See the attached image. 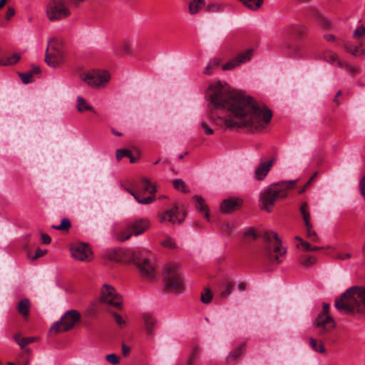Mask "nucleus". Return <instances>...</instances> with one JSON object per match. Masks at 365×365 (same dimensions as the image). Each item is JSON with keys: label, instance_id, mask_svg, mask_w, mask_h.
I'll use <instances>...</instances> for the list:
<instances>
[{"label": "nucleus", "instance_id": "nucleus-1", "mask_svg": "<svg viewBox=\"0 0 365 365\" xmlns=\"http://www.w3.org/2000/svg\"><path fill=\"white\" fill-rule=\"evenodd\" d=\"M207 120H202L201 128L207 135L217 129L219 112H227L224 123L228 128H247L252 132L266 127L272 117L271 110L260 107L253 98L241 93L230 91L226 85L217 82L210 86L207 93Z\"/></svg>", "mask_w": 365, "mask_h": 365}, {"label": "nucleus", "instance_id": "nucleus-2", "mask_svg": "<svg viewBox=\"0 0 365 365\" xmlns=\"http://www.w3.org/2000/svg\"><path fill=\"white\" fill-rule=\"evenodd\" d=\"M336 308L341 312L365 313V287H352L335 300Z\"/></svg>", "mask_w": 365, "mask_h": 365}, {"label": "nucleus", "instance_id": "nucleus-3", "mask_svg": "<svg viewBox=\"0 0 365 365\" xmlns=\"http://www.w3.org/2000/svg\"><path fill=\"white\" fill-rule=\"evenodd\" d=\"M295 183V180L282 181L265 187L260 193V208L270 212L278 200L287 197L288 190L292 188Z\"/></svg>", "mask_w": 365, "mask_h": 365}, {"label": "nucleus", "instance_id": "nucleus-4", "mask_svg": "<svg viewBox=\"0 0 365 365\" xmlns=\"http://www.w3.org/2000/svg\"><path fill=\"white\" fill-rule=\"evenodd\" d=\"M265 241L263 248V256L270 263L279 264L286 253V249L282 247V242L277 234L267 230L262 235Z\"/></svg>", "mask_w": 365, "mask_h": 365}, {"label": "nucleus", "instance_id": "nucleus-5", "mask_svg": "<svg viewBox=\"0 0 365 365\" xmlns=\"http://www.w3.org/2000/svg\"><path fill=\"white\" fill-rule=\"evenodd\" d=\"M179 266L177 264L170 263L165 265L163 269V279L167 291L173 293L181 292L184 289V284L180 274L178 272Z\"/></svg>", "mask_w": 365, "mask_h": 365}, {"label": "nucleus", "instance_id": "nucleus-6", "mask_svg": "<svg viewBox=\"0 0 365 365\" xmlns=\"http://www.w3.org/2000/svg\"><path fill=\"white\" fill-rule=\"evenodd\" d=\"M150 227V221L147 218H138L129 221L125 230L119 231L116 237L123 242L130 238L132 235L138 236L145 232Z\"/></svg>", "mask_w": 365, "mask_h": 365}, {"label": "nucleus", "instance_id": "nucleus-7", "mask_svg": "<svg viewBox=\"0 0 365 365\" xmlns=\"http://www.w3.org/2000/svg\"><path fill=\"white\" fill-rule=\"evenodd\" d=\"M314 325L319 335L323 337L324 341L329 344L334 342L332 331L336 324L329 314H319L314 322Z\"/></svg>", "mask_w": 365, "mask_h": 365}, {"label": "nucleus", "instance_id": "nucleus-8", "mask_svg": "<svg viewBox=\"0 0 365 365\" xmlns=\"http://www.w3.org/2000/svg\"><path fill=\"white\" fill-rule=\"evenodd\" d=\"M64 57L63 47L61 42L56 38H51L48 42L46 52L45 61L51 67H56L60 65Z\"/></svg>", "mask_w": 365, "mask_h": 365}, {"label": "nucleus", "instance_id": "nucleus-9", "mask_svg": "<svg viewBox=\"0 0 365 365\" xmlns=\"http://www.w3.org/2000/svg\"><path fill=\"white\" fill-rule=\"evenodd\" d=\"M81 319V314L75 309L67 311L60 321L55 322L51 327V331L65 332L72 329Z\"/></svg>", "mask_w": 365, "mask_h": 365}, {"label": "nucleus", "instance_id": "nucleus-10", "mask_svg": "<svg viewBox=\"0 0 365 365\" xmlns=\"http://www.w3.org/2000/svg\"><path fill=\"white\" fill-rule=\"evenodd\" d=\"M71 11L65 0H51L46 6V15L51 21H60L69 16Z\"/></svg>", "mask_w": 365, "mask_h": 365}, {"label": "nucleus", "instance_id": "nucleus-11", "mask_svg": "<svg viewBox=\"0 0 365 365\" xmlns=\"http://www.w3.org/2000/svg\"><path fill=\"white\" fill-rule=\"evenodd\" d=\"M81 79L93 88L103 87L109 81L110 75L106 71H92L81 75Z\"/></svg>", "mask_w": 365, "mask_h": 365}, {"label": "nucleus", "instance_id": "nucleus-12", "mask_svg": "<svg viewBox=\"0 0 365 365\" xmlns=\"http://www.w3.org/2000/svg\"><path fill=\"white\" fill-rule=\"evenodd\" d=\"M100 300L101 302L117 309L120 308L122 305L121 297L116 293L113 287L107 284L104 285L101 289Z\"/></svg>", "mask_w": 365, "mask_h": 365}, {"label": "nucleus", "instance_id": "nucleus-13", "mask_svg": "<svg viewBox=\"0 0 365 365\" xmlns=\"http://www.w3.org/2000/svg\"><path fill=\"white\" fill-rule=\"evenodd\" d=\"M133 262L139 269L143 277L149 279L155 277V267L148 259L140 258L134 254Z\"/></svg>", "mask_w": 365, "mask_h": 365}, {"label": "nucleus", "instance_id": "nucleus-14", "mask_svg": "<svg viewBox=\"0 0 365 365\" xmlns=\"http://www.w3.org/2000/svg\"><path fill=\"white\" fill-rule=\"evenodd\" d=\"M71 253L73 258L79 261H91L92 259V251L85 243H78L72 246Z\"/></svg>", "mask_w": 365, "mask_h": 365}, {"label": "nucleus", "instance_id": "nucleus-15", "mask_svg": "<svg viewBox=\"0 0 365 365\" xmlns=\"http://www.w3.org/2000/svg\"><path fill=\"white\" fill-rule=\"evenodd\" d=\"M253 49L250 48L239 53L235 58L231 59L222 66L223 70L232 69L239 66L242 63H245L252 58L253 56Z\"/></svg>", "mask_w": 365, "mask_h": 365}, {"label": "nucleus", "instance_id": "nucleus-16", "mask_svg": "<svg viewBox=\"0 0 365 365\" xmlns=\"http://www.w3.org/2000/svg\"><path fill=\"white\" fill-rule=\"evenodd\" d=\"M285 36H296L298 38H303L307 34V28L300 24H294L288 26L283 30Z\"/></svg>", "mask_w": 365, "mask_h": 365}, {"label": "nucleus", "instance_id": "nucleus-17", "mask_svg": "<svg viewBox=\"0 0 365 365\" xmlns=\"http://www.w3.org/2000/svg\"><path fill=\"white\" fill-rule=\"evenodd\" d=\"M159 217L160 222H170L172 223H175L178 222L180 223L184 220L183 215L180 217V212L178 207H174L170 210L163 212Z\"/></svg>", "mask_w": 365, "mask_h": 365}, {"label": "nucleus", "instance_id": "nucleus-18", "mask_svg": "<svg viewBox=\"0 0 365 365\" xmlns=\"http://www.w3.org/2000/svg\"><path fill=\"white\" fill-rule=\"evenodd\" d=\"M113 52L115 56H122L131 53V42L128 39H122L113 45Z\"/></svg>", "mask_w": 365, "mask_h": 365}, {"label": "nucleus", "instance_id": "nucleus-19", "mask_svg": "<svg viewBox=\"0 0 365 365\" xmlns=\"http://www.w3.org/2000/svg\"><path fill=\"white\" fill-rule=\"evenodd\" d=\"M274 162L272 158L268 161H262L255 170V178L257 180H262L271 170Z\"/></svg>", "mask_w": 365, "mask_h": 365}, {"label": "nucleus", "instance_id": "nucleus-20", "mask_svg": "<svg viewBox=\"0 0 365 365\" xmlns=\"http://www.w3.org/2000/svg\"><path fill=\"white\" fill-rule=\"evenodd\" d=\"M142 317L147 336L153 337L154 335V327L157 323L156 319L149 313H143Z\"/></svg>", "mask_w": 365, "mask_h": 365}, {"label": "nucleus", "instance_id": "nucleus-21", "mask_svg": "<svg viewBox=\"0 0 365 365\" xmlns=\"http://www.w3.org/2000/svg\"><path fill=\"white\" fill-rule=\"evenodd\" d=\"M241 205V200L234 198L224 200L220 205L222 212L225 213H231L238 208Z\"/></svg>", "mask_w": 365, "mask_h": 365}, {"label": "nucleus", "instance_id": "nucleus-22", "mask_svg": "<svg viewBox=\"0 0 365 365\" xmlns=\"http://www.w3.org/2000/svg\"><path fill=\"white\" fill-rule=\"evenodd\" d=\"M192 199L195 201L196 209L200 212L204 217L209 220V210L207 205L205 203L204 199L201 196L194 195Z\"/></svg>", "mask_w": 365, "mask_h": 365}, {"label": "nucleus", "instance_id": "nucleus-23", "mask_svg": "<svg viewBox=\"0 0 365 365\" xmlns=\"http://www.w3.org/2000/svg\"><path fill=\"white\" fill-rule=\"evenodd\" d=\"M322 59L326 61L327 62L334 64L336 63L337 66L342 67L343 66V61H340L338 58L337 55L331 51H325L322 55Z\"/></svg>", "mask_w": 365, "mask_h": 365}, {"label": "nucleus", "instance_id": "nucleus-24", "mask_svg": "<svg viewBox=\"0 0 365 365\" xmlns=\"http://www.w3.org/2000/svg\"><path fill=\"white\" fill-rule=\"evenodd\" d=\"M76 108L78 112L83 113L84 111H91L93 113H96V111L93 109L91 104H89L83 97L78 96Z\"/></svg>", "mask_w": 365, "mask_h": 365}, {"label": "nucleus", "instance_id": "nucleus-25", "mask_svg": "<svg viewBox=\"0 0 365 365\" xmlns=\"http://www.w3.org/2000/svg\"><path fill=\"white\" fill-rule=\"evenodd\" d=\"M205 0H191L188 6L190 14H197L205 6Z\"/></svg>", "mask_w": 365, "mask_h": 365}, {"label": "nucleus", "instance_id": "nucleus-26", "mask_svg": "<svg viewBox=\"0 0 365 365\" xmlns=\"http://www.w3.org/2000/svg\"><path fill=\"white\" fill-rule=\"evenodd\" d=\"M30 307V301L28 299H23L18 303L16 309L20 314L26 317L29 314Z\"/></svg>", "mask_w": 365, "mask_h": 365}, {"label": "nucleus", "instance_id": "nucleus-27", "mask_svg": "<svg viewBox=\"0 0 365 365\" xmlns=\"http://www.w3.org/2000/svg\"><path fill=\"white\" fill-rule=\"evenodd\" d=\"M284 48L287 54L292 58H299L302 56L300 47L298 45L287 43Z\"/></svg>", "mask_w": 365, "mask_h": 365}, {"label": "nucleus", "instance_id": "nucleus-28", "mask_svg": "<svg viewBox=\"0 0 365 365\" xmlns=\"http://www.w3.org/2000/svg\"><path fill=\"white\" fill-rule=\"evenodd\" d=\"M233 283L230 280H226L220 286V294L223 298L227 297L232 292Z\"/></svg>", "mask_w": 365, "mask_h": 365}, {"label": "nucleus", "instance_id": "nucleus-29", "mask_svg": "<svg viewBox=\"0 0 365 365\" xmlns=\"http://www.w3.org/2000/svg\"><path fill=\"white\" fill-rule=\"evenodd\" d=\"M125 190L129 192L138 203L143 205H148L155 201V197L153 196H149L145 198H140V196L136 194L133 190L126 188Z\"/></svg>", "mask_w": 365, "mask_h": 365}, {"label": "nucleus", "instance_id": "nucleus-30", "mask_svg": "<svg viewBox=\"0 0 365 365\" xmlns=\"http://www.w3.org/2000/svg\"><path fill=\"white\" fill-rule=\"evenodd\" d=\"M141 182L143 184V189L145 192H149L150 194H154L156 192V185L155 182H151L147 178H143L141 180Z\"/></svg>", "mask_w": 365, "mask_h": 365}, {"label": "nucleus", "instance_id": "nucleus-31", "mask_svg": "<svg viewBox=\"0 0 365 365\" xmlns=\"http://www.w3.org/2000/svg\"><path fill=\"white\" fill-rule=\"evenodd\" d=\"M243 3V4L250 10L256 11L259 9L263 2L264 0H240Z\"/></svg>", "mask_w": 365, "mask_h": 365}, {"label": "nucleus", "instance_id": "nucleus-32", "mask_svg": "<svg viewBox=\"0 0 365 365\" xmlns=\"http://www.w3.org/2000/svg\"><path fill=\"white\" fill-rule=\"evenodd\" d=\"M246 349V344L243 343L238 347L234 349L229 354L227 359L236 360L242 355Z\"/></svg>", "mask_w": 365, "mask_h": 365}, {"label": "nucleus", "instance_id": "nucleus-33", "mask_svg": "<svg viewBox=\"0 0 365 365\" xmlns=\"http://www.w3.org/2000/svg\"><path fill=\"white\" fill-rule=\"evenodd\" d=\"M300 212L302 213L305 226L310 227V225H312L310 222V214L308 210V204L306 202L302 204V206L300 207Z\"/></svg>", "mask_w": 365, "mask_h": 365}, {"label": "nucleus", "instance_id": "nucleus-34", "mask_svg": "<svg viewBox=\"0 0 365 365\" xmlns=\"http://www.w3.org/2000/svg\"><path fill=\"white\" fill-rule=\"evenodd\" d=\"M299 264L306 267H309L316 262V259L309 255H303L299 259Z\"/></svg>", "mask_w": 365, "mask_h": 365}, {"label": "nucleus", "instance_id": "nucleus-35", "mask_svg": "<svg viewBox=\"0 0 365 365\" xmlns=\"http://www.w3.org/2000/svg\"><path fill=\"white\" fill-rule=\"evenodd\" d=\"M71 224L68 218L61 220V222L58 225H52L51 227L54 230H60L61 232H68L71 228Z\"/></svg>", "mask_w": 365, "mask_h": 365}, {"label": "nucleus", "instance_id": "nucleus-36", "mask_svg": "<svg viewBox=\"0 0 365 365\" xmlns=\"http://www.w3.org/2000/svg\"><path fill=\"white\" fill-rule=\"evenodd\" d=\"M305 227L307 237L312 242H318L319 241V237H318L317 232L313 230L312 224L310 225V227Z\"/></svg>", "mask_w": 365, "mask_h": 365}, {"label": "nucleus", "instance_id": "nucleus-37", "mask_svg": "<svg viewBox=\"0 0 365 365\" xmlns=\"http://www.w3.org/2000/svg\"><path fill=\"white\" fill-rule=\"evenodd\" d=\"M309 344H310L311 347L315 351L319 352V353H324L325 352V348L324 347V345L321 341L318 342L314 338H310L309 339Z\"/></svg>", "mask_w": 365, "mask_h": 365}, {"label": "nucleus", "instance_id": "nucleus-38", "mask_svg": "<svg viewBox=\"0 0 365 365\" xmlns=\"http://www.w3.org/2000/svg\"><path fill=\"white\" fill-rule=\"evenodd\" d=\"M205 10L210 13H218L223 11V6L220 4L212 3L206 6Z\"/></svg>", "mask_w": 365, "mask_h": 365}, {"label": "nucleus", "instance_id": "nucleus-39", "mask_svg": "<svg viewBox=\"0 0 365 365\" xmlns=\"http://www.w3.org/2000/svg\"><path fill=\"white\" fill-rule=\"evenodd\" d=\"M173 186L176 190H178L182 192H188L186 185L182 179L175 180L173 181Z\"/></svg>", "mask_w": 365, "mask_h": 365}, {"label": "nucleus", "instance_id": "nucleus-40", "mask_svg": "<svg viewBox=\"0 0 365 365\" xmlns=\"http://www.w3.org/2000/svg\"><path fill=\"white\" fill-rule=\"evenodd\" d=\"M20 55L18 53H14L11 56L7 57L6 58H4L2 66H8L13 65L17 63L20 60Z\"/></svg>", "mask_w": 365, "mask_h": 365}, {"label": "nucleus", "instance_id": "nucleus-41", "mask_svg": "<svg viewBox=\"0 0 365 365\" xmlns=\"http://www.w3.org/2000/svg\"><path fill=\"white\" fill-rule=\"evenodd\" d=\"M344 48L345 50L354 55V56H359V46H354L349 43H344Z\"/></svg>", "mask_w": 365, "mask_h": 365}, {"label": "nucleus", "instance_id": "nucleus-42", "mask_svg": "<svg viewBox=\"0 0 365 365\" xmlns=\"http://www.w3.org/2000/svg\"><path fill=\"white\" fill-rule=\"evenodd\" d=\"M260 235L256 232V230L253 227L249 228L245 233L244 237L248 240H256Z\"/></svg>", "mask_w": 365, "mask_h": 365}, {"label": "nucleus", "instance_id": "nucleus-43", "mask_svg": "<svg viewBox=\"0 0 365 365\" xmlns=\"http://www.w3.org/2000/svg\"><path fill=\"white\" fill-rule=\"evenodd\" d=\"M120 252V250H113L108 251L106 254V257L112 261H118L119 259L118 255Z\"/></svg>", "mask_w": 365, "mask_h": 365}, {"label": "nucleus", "instance_id": "nucleus-44", "mask_svg": "<svg viewBox=\"0 0 365 365\" xmlns=\"http://www.w3.org/2000/svg\"><path fill=\"white\" fill-rule=\"evenodd\" d=\"M131 151L128 149H118L116 150V158L119 161L124 157L130 156Z\"/></svg>", "mask_w": 365, "mask_h": 365}, {"label": "nucleus", "instance_id": "nucleus-45", "mask_svg": "<svg viewBox=\"0 0 365 365\" xmlns=\"http://www.w3.org/2000/svg\"><path fill=\"white\" fill-rule=\"evenodd\" d=\"M365 35V28L363 26L357 27L354 33L353 36L356 39L361 38Z\"/></svg>", "mask_w": 365, "mask_h": 365}, {"label": "nucleus", "instance_id": "nucleus-46", "mask_svg": "<svg viewBox=\"0 0 365 365\" xmlns=\"http://www.w3.org/2000/svg\"><path fill=\"white\" fill-rule=\"evenodd\" d=\"M212 299V294L210 290L206 289L205 292L202 293L201 300L205 304H208Z\"/></svg>", "mask_w": 365, "mask_h": 365}, {"label": "nucleus", "instance_id": "nucleus-47", "mask_svg": "<svg viewBox=\"0 0 365 365\" xmlns=\"http://www.w3.org/2000/svg\"><path fill=\"white\" fill-rule=\"evenodd\" d=\"M21 81L24 83L27 84L33 81V76L31 73L26 72L24 73L19 74Z\"/></svg>", "mask_w": 365, "mask_h": 365}, {"label": "nucleus", "instance_id": "nucleus-48", "mask_svg": "<svg viewBox=\"0 0 365 365\" xmlns=\"http://www.w3.org/2000/svg\"><path fill=\"white\" fill-rule=\"evenodd\" d=\"M113 316L118 326L120 327H123L126 325L125 320L123 319L120 314H117L116 312H113Z\"/></svg>", "mask_w": 365, "mask_h": 365}, {"label": "nucleus", "instance_id": "nucleus-49", "mask_svg": "<svg viewBox=\"0 0 365 365\" xmlns=\"http://www.w3.org/2000/svg\"><path fill=\"white\" fill-rule=\"evenodd\" d=\"M198 356L197 348H195L187 358V365H193Z\"/></svg>", "mask_w": 365, "mask_h": 365}, {"label": "nucleus", "instance_id": "nucleus-50", "mask_svg": "<svg viewBox=\"0 0 365 365\" xmlns=\"http://www.w3.org/2000/svg\"><path fill=\"white\" fill-rule=\"evenodd\" d=\"M106 360L111 364L115 365L119 363V359L115 354H110L106 356Z\"/></svg>", "mask_w": 365, "mask_h": 365}, {"label": "nucleus", "instance_id": "nucleus-51", "mask_svg": "<svg viewBox=\"0 0 365 365\" xmlns=\"http://www.w3.org/2000/svg\"><path fill=\"white\" fill-rule=\"evenodd\" d=\"M35 337H24L20 344V348L24 349L26 345L33 343L35 341Z\"/></svg>", "mask_w": 365, "mask_h": 365}, {"label": "nucleus", "instance_id": "nucleus-52", "mask_svg": "<svg viewBox=\"0 0 365 365\" xmlns=\"http://www.w3.org/2000/svg\"><path fill=\"white\" fill-rule=\"evenodd\" d=\"M163 246L168 248H175V245L172 238L168 237L162 242Z\"/></svg>", "mask_w": 365, "mask_h": 365}, {"label": "nucleus", "instance_id": "nucleus-53", "mask_svg": "<svg viewBox=\"0 0 365 365\" xmlns=\"http://www.w3.org/2000/svg\"><path fill=\"white\" fill-rule=\"evenodd\" d=\"M359 190L361 195L363 196L365 200V175L362 177V178L359 181Z\"/></svg>", "mask_w": 365, "mask_h": 365}, {"label": "nucleus", "instance_id": "nucleus-54", "mask_svg": "<svg viewBox=\"0 0 365 365\" xmlns=\"http://www.w3.org/2000/svg\"><path fill=\"white\" fill-rule=\"evenodd\" d=\"M351 257V255L350 253H337L334 256L335 259H340V260H345V259H349Z\"/></svg>", "mask_w": 365, "mask_h": 365}, {"label": "nucleus", "instance_id": "nucleus-55", "mask_svg": "<svg viewBox=\"0 0 365 365\" xmlns=\"http://www.w3.org/2000/svg\"><path fill=\"white\" fill-rule=\"evenodd\" d=\"M341 68H344L348 73H354L357 71L356 68L344 62H343V66Z\"/></svg>", "mask_w": 365, "mask_h": 365}, {"label": "nucleus", "instance_id": "nucleus-56", "mask_svg": "<svg viewBox=\"0 0 365 365\" xmlns=\"http://www.w3.org/2000/svg\"><path fill=\"white\" fill-rule=\"evenodd\" d=\"M15 14V10L12 7H9L6 14V19L9 20Z\"/></svg>", "mask_w": 365, "mask_h": 365}, {"label": "nucleus", "instance_id": "nucleus-57", "mask_svg": "<svg viewBox=\"0 0 365 365\" xmlns=\"http://www.w3.org/2000/svg\"><path fill=\"white\" fill-rule=\"evenodd\" d=\"M46 252L47 251L46 250L37 249L35 252V256L33 257V259L43 256Z\"/></svg>", "mask_w": 365, "mask_h": 365}, {"label": "nucleus", "instance_id": "nucleus-58", "mask_svg": "<svg viewBox=\"0 0 365 365\" xmlns=\"http://www.w3.org/2000/svg\"><path fill=\"white\" fill-rule=\"evenodd\" d=\"M235 228V225L234 223L232 222H228L227 223L226 225H225V230L227 232V233H231L232 232V230H234Z\"/></svg>", "mask_w": 365, "mask_h": 365}, {"label": "nucleus", "instance_id": "nucleus-59", "mask_svg": "<svg viewBox=\"0 0 365 365\" xmlns=\"http://www.w3.org/2000/svg\"><path fill=\"white\" fill-rule=\"evenodd\" d=\"M41 240H42V242L44 244H49L51 242V237L48 235L42 233L41 234Z\"/></svg>", "mask_w": 365, "mask_h": 365}, {"label": "nucleus", "instance_id": "nucleus-60", "mask_svg": "<svg viewBox=\"0 0 365 365\" xmlns=\"http://www.w3.org/2000/svg\"><path fill=\"white\" fill-rule=\"evenodd\" d=\"M14 338V340L19 344V346H20V344H21V341L22 340V336H21V333L18 332L16 334H15L13 336Z\"/></svg>", "mask_w": 365, "mask_h": 365}, {"label": "nucleus", "instance_id": "nucleus-61", "mask_svg": "<svg viewBox=\"0 0 365 365\" xmlns=\"http://www.w3.org/2000/svg\"><path fill=\"white\" fill-rule=\"evenodd\" d=\"M130 351V349L128 346H127L126 344H123L122 345V354H123V356H127Z\"/></svg>", "mask_w": 365, "mask_h": 365}, {"label": "nucleus", "instance_id": "nucleus-62", "mask_svg": "<svg viewBox=\"0 0 365 365\" xmlns=\"http://www.w3.org/2000/svg\"><path fill=\"white\" fill-rule=\"evenodd\" d=\"M214 67H212L210 63H208L207 66L205 68L204 73L207 75H210L212 73V69Z\"/></svg>", "mask_w": 365, "mask_h": 365}, {"label": "nucleus", "instance_id": "nucleus-63", "mask_svg": "<svg viewBox=\"0 0 365 365\" xmlns=\"http://www.w3.org/2000/svg\"><path fill=\"white\" fill-rule=\"evenodd\" d=\"M209 63H210L212 67L215 68V67H217L219 66L220 61L218 58H213V59L210 60Z\"/></svg>", "mask_w": 365, "mask_h": 365}, {"label": "nucleus", "instance_id": "nucleus-64", "mask_svg": "<svg viewBox=\"0 0 365 365\" xmlns=\"http://www.w3.org/2000/svg\"><path fill=\"white\" fill-rule=\"evenodd\" d=\"M301 245L304 247V249L306 251H309L310 252L312 245L308 242L304 241V242H302Z\"/></svg>", "mask_w": 365, "mask_h": 365}]
</instances>
